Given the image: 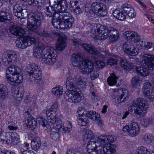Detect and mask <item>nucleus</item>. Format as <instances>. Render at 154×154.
<instances>
[{
    "label": "nucleus",
    "instance_id": "obj_1",
    "mask_svg": "<svg viewBox=\"0 0 154 154\" xmlns=\"http://www.w3.org/2000/svg\"><path fill=\"white\" fill-rule=\"evenodd\" d=\"M17 57V55L14 52L3 54L2 56V61L4 65L8 66L10 65L6 70L7 81L14 86L19 85L23 81L21 69L15 65Z\"/></svg>",
    "mask_w": 154,
    "mask_h": 154
},
{
    "label": "nucleus",
    "instance_id": "obj_2",
    "mask_svg": "<svg viewBox=\"0 0 154 154\" xmlns=\"http://www.w3.org/2000/svg\"><path fill=\"white\" fill-rule=\"evenodd\" d=\"M51 6H44L45 13L46 16L52 17L57 21L53 22V26L57 29H69L71 27L74 21V18L69 13L59 12L54 3H49Z\"/></svg>",
    "mask_w": 154,
    "mask_h": 154
},
{
    "label": "nucleus",
    "instance_id": "obj_3",
    "mask_svg": "<svg viewBox=\"0 0 154 154\" xmlns=\"http://www.w3.org/2000/svg\"><path fill=\"white\" fill-rule=\"evenodd\" d=\"M51 6H44L45 13L46 16L52 17L57 21L53 22V26L57 29H69L71 27L74 21V18L69 13L59 12L54 3H49Z\"/></svg>",
    "mask_w": 154,
    "mask_h": 154
},
{
    "label": "nucleus",
    "instance_id": "obj_4",
    "mask_svg": "<svg viewBox=\"0 0 154 154\" xmlns=\"http://www.w3.org/2000/svg\"><path fill=\"white\" fill-rule=\"evenodd\" d=\"M91 28L92 36L96 40H105L109 36L110 41L115 42L119 37L118 32L116 29L109 25L105 26L95 24L93 28Z\"/></svg>",
    "mask_w": 154,
    "mask_h": 154
},
{
    "label": "nucleus",
    "instance_id": "obj_5",
    "mask_svg": "<svg viewBox=\"0 0 154 154\" xmlns=\"http://www.w3.org/2000/svg\"><path fill=\"white\" fill-rule=\"evenodd\" d=\"M46 114L50 124L42 117H38L37 119L39 124L44 128L45 130L47 131L54 128L59 130L62 128L63 125L62 122L60 119L57 117L56 113H50L49 112H48Z\"/></svg>",
    "mask_w": 154,
    "mask_h": 154
},
{
    "label": "nucleus",
    "instance_id": "obj_6",
    "mask_svg": "<svg viewBox=\"0 0 154 154\" xmlns=\"http://www.w3.org/2000/svg\"><path fill=\"white\" fill-rule=\"evenodd\" d=\"M154 69V55L148 54H144L142 65L137 66L136 72L139 75L146 77L149 74V69Z\"/></svg>",
    "mask_w": 154,
    "mask_h": 154
},
{
    "label": "nucleus",
    "instance_id": "obj_7",
    "mask_svg": "<svg viewBox=\"0 0 154 154\" xmlns=\"http://www.w3.org/2000/svg\"><path fill=\"white\" fill-rule=\"evenodd\" d=\"M149 104L147 101L141 98H137L134 100L132 104L129 107L128 110L132 115L138 118L143 115L148 107Z\"/></svg>",
    "mask_w": 154,
    "mask_h": 154
},
{
    "label": "nucleus",
    "instance_id": "obj_8",
    "mask_svg": "<svg viewBox=\"0 0 154 154\" xmlns=\"http://www.w3.org/2000/svg\"><path fill=\"white\" fill-rule=\"evenodd\" d=\"M26 71L29 81L39 84L40 85H42L40 84H42L40 69L38 65L34 63L28 64Z\"/></svg>",
    "mask_w": 154,
    "mask_h": 154
},
{
    "label": "nucleus",
    "instance_id": "obj_9",
    "mask_svg": "<svg viewBox=\"0 0 154 154\" xmlns=\"http://www.w3.org/2000/svg\"><path fill=\"white\" fill-rule=\"evenodd\" d=\"M91 9L87 6L85 7V11L89 17H94V13L100 17H104L107 14V10L106 6L103 3L99 2H94L91 5Z\"/></svg>",
    "mask_w": 154,
    "mask_h": 154
},
{
    "label": "nucleus",
    "instance_id": "obj_10",
    "mask_svg": "<svg viewBox=\"0 0 154 154\" xmlns=\"http://www.w3.org/2000/svg\"><path fill=\"white\" fill-rule=\"evenodd\" d=\"M81 72L83 74L91 73L90 76L92 80H94L99 76L97 71L94 70V67L92 62L88 60H83L80 66Z\"/></svg>",
    "mask_w": 154,
    "mask_h": 154
},
{
    "label": "nucleus",
    "instance_id": "obj_11",
    "mask_svg": "<svg viewBox=\"0 0 154 154\" xmlns=\"http://www.w3.org/2000/svg\"><path fill=\"white\" fill-rule=\"evenodd\" d=\"M44 55L42 57V60L48 65H53L56 62L57 56L53 48L47 47L46 52L44 51Z\"/></svg>",
    "mask_w": 154,
    "mask_h": 154
},
{
    "label": "nucleus",
    "instance_id": "obj_12",
    "mask_svg": "<svg viewBox=\"0 0 154 154\" xmlns=\"http://www.w3.org/2000/svg\"><path fill=\"white\" fill-rule=\"evenodd\" d=\"M42 17L41 14L39 13H34L32 15H29L28 20L29 24L27 26V28L32 31L38 28L41 23Z\"/></svg>",
    "mask_w": 154,
    "mask_h": 154
},
{
    "label": "nucleus",
    "instance_id": "obj_13",
    "mask_svg": "<svg viewBox=\"0 0 154 154\" xmlns=\"http://www.w3.org/2000/svg\"><path fill=\"white\" fill-rule=\"evenodd\" d=\"M111 96L116 97L118 103L125 102L128 98V91L126 89H120L118 90L112 89L111 90Z\"/></svg>",
    "mask_w": 154,
    "mask_h": 154
},
{
    "label": "nucleus",
    "instance_id": "obj_14",
    "mask_svg": "<svg viewBox=\"0 0 154 154\" xmlns=\"http://www.w3.org/2000/svg\"><path fill=\"white\" fill-rule=\"evenodd\" d=\"M142 91L144 96L150 101H154V86H152L149 80H145Z\"/></svg>",
    "mask_w": 154,
    "mask_h": 154
},
{
    "label": "nucleus",
    "instance_id": "obj_15",
    "mask_svg": "<svg viewBox=\"0 0 154 154\" xmlns=\"http://www.w3.org/2000/svg\"><path fill=\"white\" fill-rule=\"evenodd\" d=\"M36 42V40L33 37L30 36H24L16 42L17 46L21 49L26 48L33 44Z\"/></svg>",
    "mask_w": 154,
    "mask_h": 154
},
{
    "label": "nucleus",
    "instance_id": "obj_16",
    "mask_svg": "<svg viewBox=\"0 0 154 154\" xmlns=\"http://www.w3.org/2000/svg\"><path fill=\"white\" fill-rule=\"evenodd\" d=\"M122 131L125 134L131 137L135 136L139 133L140 129L138 124L136 122H132L129 127L126 125L123 127Z\"/></svg>",
    "mask_w": 154,
    "mask_h": 154
},
{
    "label": "nucleus",
    "instance_id": "obj_17",
    "mask_svg": "<svg viewBox=\"0 0 154 154\" xmlns=\"http://www.w3.org/2000/svg\"><path fill=\"white\" fill-rule=\"evenodd\" d=\"M125 53L131 56H135L139 53V49L136 46L129 42L124 43L123 46Z\"/></svg>",
    "mask_w": 154,
    "mask_h": 154
},
{
    "label": "nucleus",
    "instance_id": "obj_18",
    "mask_svg": "<svg viewBox=\"0 0 154 154\" xmlns=\"http://www.w3.org/2000/svg\"><path fill=\"white\" fill-rule=\"evenodd\" d=\"M49 3H52L59 8V12L69 13L66 11L68 8V3L66 0H49Z\"/></svg>",
    "mask_w": 154,
    "mask_h": 154
},
{
    "label": "nucleus",
    "instance_id": "obj_19",
    "mask_svg": "<svg viewBox=\"0 0 154 154\" xmlns=\"http://www.w3.org/2000/svg\"><path fill=\"white\" fill-rule=\"evenodd\" d=\"M124 38L128 41L138 42L140 40L139 35L137 32L132 31H127L123 34Z\"/></svg>",
    "mask_w": 154,
    "mask_h": 154
},
{
    "label": "nucleus",
    "instance_id": "obj_20",
    "mask_svg": "<svg viewBox=\"0 0 154 154\" xmlns=\"http://www.w3.org/2000/svg\"><path fill=\"white\" fill-rule=\"evenodd\" d=\"M82 45L86 52L95 56L97 55L98 56H102V58L104 57V54H101V52H98L92 45L89 44H82Z\"/></svg>",
    "mask_w": 154,
    "mask_h": 154
},
{
    "label": "nucleus",
    "instance_id": "obj_21",
    "mask_svg": "<svg viewBox=\"0 0 154 154\" xmlns=\"http://www.w3.org/2000/svg\"><path fill=\"white\" fill-rule=\"evenodd\" d=\"M37 123L35 119L30 115H28L27 116L25 117L23 121V125L24 127L27 128H30L33 127L35 128L36 126Z\"/></svg>",
    "mask_w": 154,
    "mask_h": 154
},
{
    "label": "nucleus",
    "instance_id": "obj_22",
    "mask_svg": "<svg viewBox=\"0 0 154 154\" xmlns=\"http://www.w3.org/2000/svg\"><path fill=\"white\" fill-rule=\"evenodd\" d=\"M99 140L102 142V145L103 146L105 144L111 145V143H112L116 140V138L112 135H101L99 136Z\"/></svg>",
    "mask_w": 154,
    "mask_h": 154
},
{
    "label": "nucleus",
    "instance_id": "obj_23",
    "mask_svg": "<svg viewBox=\"0 0 154 154\" xmlns=\"http://www.w3.org/2000/svg\"><path fill=\"white\" fill-rule=\"evenodd\" d=\"M95 138H91L89 139L87 144V150L96 149V148L102 147V143L99 140V137L97 138L98 142H96Z\"/></svg>",
    "mask_w": 154,
    "mask_h": 154
},
{
    "label": "nucleus",
    "instance_id": "obj_24",
    "mask_svg": "<svg viewBox=\"0 0 154 154\" xmlns=\"http://www.w3.org/2000/svg\"><path fill=\"white\" fill-rule=\"evenodd\" d=\"M68 36L65 33L63 35H60L57 39L56 44V49L59 51H61L64 48L66 45V39Z\"/></svg>",
    "mask_w": 154,
    "mask_h": 154
},
{
    "label": "nucleus",
    "instance_id": "obj_25",
    "mask_svg": "<svg viewBox=\"0 0 154 154\" xmlns=\"http://www.w3.org/2000/svg\"><path fill=\"white\" fill-rule=\"evenodd\" d=\"M41 45L39 44L38 45H35L34 47V50L33 51V56L37 58L41 59L44 54V51L46 52L47 51V47L45 48H42L41 47Z\"/></svg>",
    "mask_w": 154,
    "mask_h": 154
},
{
    "label": "nucleus",
    "instance_id": "obj_26",
    "mask_svg": "<svg viewBox=\"0 0 154 154\" xmlns=\"http://www.w3.org/2000/svg\"><path fill=\"white\" fill-rule=\"evenodd\" d=\"M83 57L79 53L73 54L71 58V61L72 64L76 66H80L83 62Z\"/></svg>",
    "mask_w": 154,
    "mask_h": 154
},
{
    "label": "nucleus",
    "instance_id": "obj_27",
    "mask_svg": "<svg viewBox=\"0 0 154 154\" xmlns=\"http://www.w3.org/2000/svg\"><path fill=\"white\" fill-rule=\"evenodd\" d=\"M116 146L113 144H104L102 146L103 152L104 154H116Z\"/></svg>",
    "mask_w": 154,
    "mask_h": 154
},
{
    "label": "nucleus",
    "instance_id": "obj_28",
    "mask_svg": "<svg viewBox=\"0 0 154 154\" xmlns=\"http://www.w3.org/2000/svg\"><path fill=\"white\" fill-rule=\"evenodd\" d=\"M101 52V54H104V57L103 58H101L102 56H98L97 55H95V59H97L95 62V65L97 69L99 70L103 69L105 66V63L104 62L102 61L105 58V56L107 54V51Z\"/></svg>",
    "mask_w": 154,
    "mask_h": 154
},
{
    "label": "nucleus",
    "instance_id": "obj_29",
    "mask_svg": "<svg viewBox=\"0 0 154 154\" xmlns=\"http://www.w3.org/2000/svg\"><path fill=\"white\" fill-rule=\"evenodd\" d=\"M74 82L80 86L83 89L86 88L85 85L86 84L85 79L81 75H75L73 79Z\"/></svg>",
    "mask_w": 154,
    "mask_h": 154
},
{
    "label": "nucleus",
    "instance_id": "obj_30",
    "mask_svg": "<svg viewBox=\"0 0 154 154\" xmlns=\"http://www.w3.org/2000/svg\"><path fill=\"white\" fill-rule=\"evenodd\" d=\"M74 79L71 77L67 78L66 82V87L68 91H73L77 90L78 87L74 83Z\"/></svg>",
    "mask_w": 154,
    "mask_h": 154
},
{
    "label": "nucleus",
    "instance_id": "obj_31",
    "mask_svg": "<svg viewBox=\"0 0 154 154\" xmlns=\"http://www.w3.org/2000/svg\"><path fill=\"white\" fill-rule=\"evenodd\" d=\"M10 31L11 33L17 36H21L25 33L24 31L22 29L15 25L10 27Z\"/></svg>",
    "mask_w": 154,
    "mask_h": 154
},
{
    "label": "nucleus",
    "instance_id": "obj_32",
    "mask_svg": "<svg viewBox=\"0 0 154 154\" xmlns=\"http://www.w3.org/2000/svg\"><path fill=\"white\" fill-rule=\"evenodd\" d=\"M85 113L87 118L93 121L98 120L100 119V115L96 112L93 111H90L85 112Z\"/></svg>",
    "mask_w": 154,
    "mask_h": 154
},
{
    "label": "nucleus",
    "instance_id": "obj_33",
    "mask_svg": "<svg viewBox=\"0 0 154 154\" xmlns=\"http://www.w3.org/2000/svg\"><path fill=\"white\" fill-rule=\"evenodd\" d=\"M8 90L7 87L2 84L0 85V100H3L7 96Z\"/></svg>",
    "mask_w": 154,
    "mask_h": 154
},
{
    "label": "nucleus",
    "instance_id": "obj_34",
    "mask_svg": "<svg viewBox=\"0 0 154 154\" xmlns=\"http://www.w3.org/2000/svg\"><path fill=\"white\" fill-rule=\"evenodd\" d=\"M41 145V142L40 138L38 137H35L31 141V146L34 150H37L39 149Z\"/></svg>",
    "mask_w": 154,
    "mask_h": 154
},
{
    "label": "nucleus",
    "instance_id": "obj_35",
    "mask_svg": "<svg viewBox=\"0 0 154 154\" xmlns=\"http://www.w3.org/2000/svg\"><path fill=\"white\" fill-rule=\"evenodd\" d=\"M112 14L116 18L119 20L122 21L126 18V16L124 13L118 9H116L114 10Z\"/></svg>",
    "mask_w": 154,
    "mask_h": 154
},
{
    "label": "nucleus",
    "instance_id": "obj_36",
    "mask_svg": "<svg viewBox=\"0 0 154 154\" xmlns=\"http://www.w3.org/2000/svg\"><path fill=\"white\" fill-rule=\"evenodd\" d=\"M11 14L9 12L0 11V22H5L10 20Z\"/></svg>",
    "mask_w": 154,
    "mask_h": 154
},
{
    "label": "nucleus",
    "instance_id": "obj_37",
    "mask_svg": "<svg viewBox=\"0 0 154 154\" xmlns=\"http://www.w3.org/2000/svg\"><path fill=\"white\" fill-rule=\"evenodd\" d=\"M118 79V77L115 75L114 72H113L110 74V76L107 79L108 84L110 86L115 85L117 82V80Z\"/></svg>",
    "mask_w": 154,
    "mask_h": 154
},
{
    "label": "nucleus",
    "instance_id": "obj_38",
    "mask_svg": "<svg viewBox=\"0 0 154 154\" xmlns=\"http://www.w3.org/2000/svg\"><path fill=\"white\" fill-rule=\"evenodd\" d=\"M24 92V91L22 90H15L13 93V95L17 101H20L22 99Z\"/></svg>",
    "mask_w": 154,
    "mask_h": 154
},
{
    "label": "nucleus",
    "instance_id": "obj_39",
    "mask_svg": "<svg viewBox=\"0 0 154 154\" xmlns=\"http://www.w3.org/2000/svg\"><path fill=\"white\" fill-rule=\"evenodd\" d=\"M143 140L145 143L150 144L152 146H153L154 137L152 134H145L143 136Z\"/></svg>",
    "mask_w": 154,
    "mask_h": 154
},
{
    "label": "nucleus",
    "instance_id": "obj_40",
    "mask_svg": "<svg viewBox=\"0 0 154 154\" xmlns=\"http://www.w3.org/2000/svg\"><path fill=\"white\" fill-rule=\"evenodd\" d=\"M142 80L140 77L137 75L133 77L131 79V83L132 85L136 88L140 86L142 84Z\"/></svg>",
    "mask_w": 154,
    "mask_h": 154
},
{
    "label": "nucleus",
    "instance_id": "obj_41",
    "mask_svg": "<svg viewBox=\"0 0 154 154\" xmlns=\"http://www.w3.org/2000/svg\"><path fill=\"white\" fill-rule=\"evenodd\" d=\"M63 88L62 86L54 87L52 89V93L56 96L60 97L63 94Z\"/></svg>",
    "mask_w": 154,
    "mask_h": 154
},
{
    "label": "nucleus",
    "instance_id": "obj_42",
    "mask_svg": "<svg viewBox=\"0 0 154 154\" xmlns=\"http://www.w3.org/2000/svg\"><path fill=\"white\" fill-rule=\"evenodd\" d=\"M22 10V8L19 4H16L14 6L13 8V12L14 15L20 18V14Z\"/></svg>",
    "mask_w": 154,
    "mask_h": 154
},
{
    "label": "nucleus",
    "instance_id": "obj_43",
    "mask_svg": "<svg viewBox=\"0 0 154 154\" xmlns=\"http://www.w3.org/2000/svg\"><path fill=\"white\" fill-rule=\"evenodd\" d=\"M51 129V137L54 141H57L58 140L59 135L58 131L60 129L58 130L55 128H52Z\"/></svg>",
    "mask_w": 154,
    "mask_h": 154
},
{
    "label": "nucleus",
    "instance_id": "obj_44",
    "mask_svg": "<svg viewBox=\"0 0 154 154\" xmlns=\"http://www.w3.org/2000/svg\"><path fill=\"white\" fill-rule=\"evenodd\" d=\"M63 126L61 128H63V130L67 132H69L71 130L72 128V124L70 121H67L65 122L64 125L63 124Z\"/></svg>",
    "mask_w": 154,
    "mask_h": 154
},
{
    "label": "nucleus",
    "instance_id": "obj_45",
    "mask_svg": "<svg viewBox=\"0 0 154 154\" xmlns=\"http://www.w3.org/2000/svg\"><path fill=\"white\" fill-rule=\"evenodd\" d=\"M12 137L8 133H6L5 139H1V142L2 143H5L6 144H12Z\"/></svg>",
    "mask_w": 154,
    "mask_h": 154
},
{
    "label": "nucleus",
    "instance_id": "obj_46",
    "mask_svg": "<svg viewBox=\"0 0 154 154\" xmlns=\"http://www.w3.org/2000/svg\"><path fill=\"white\" fill-rule=\"evenodd\" d=\"M12 137L8 133H6L5 139H1V142L2 143H5L6 144H12Z\"/></svg>",
    "mask_w": 154,
    "mask_h": 154
},
{
    "label": "nucleus",
    "instance_id": "obj_47",
    "mask_svg": "<svg viewBox=\"0 0 154 154\" xmlns=\"http://www.w3.org/2000/svg\"><path fill=\"white\" fill-rule=\"evenodd\" d=\"M74 91H67L66 92V95H65V98L66 100L71 103L73 102V99H74Z\"/></svg>",
    "mask_w": 154,
    "mask_h": 154
},
{
    "label": "nucleus",
    "instance_id": "obj_48",
    "mask_svg": "<svg viewBox=\"0 0 154 154\" xmlns=\"http://www.w3.org/2000/svg\"><path fill=\"white\" fill-rule=\"evenodd\" d=\"M137 154H149L150 151H149L147 149L143 146H141L138 147L137 149Z\"/></svg>",
    "mask_w": 154,
    "mask_h": 154
},
{
    "label": "nucleus",
    "instance_id": "obj_49",
    "mask_svg": "<svg viewBox=\"0 0 154 154\" xmlns=\"http://www.w3.org/2000/svg\"><path fill=\"white\" fill-rule=\"evenodd\" d=\"M120 64L122 67L125 69H132L133 67L130 66L129 64L125 60L121 59L120 61Z\"/></svg>",
    "mask_w": 154,
    "mask_h": 154
},
{
    "label": "nucleus",
    "instance_id": "obj_50",
    "mask_svg": "<svg viewBox=\"0 0 154 154\" xmlns=\"http://www.w3.org/2000/svg\"><path fill=\"white\" fill-rule=\"evenodd\" d=\"M77 90L74 91V99H73V102L72 103H78L81 100V96Z\"/></svg>",
    "mask_w": 154,
    "mask_h": 154
},
{
    "label": "nucleus",
    "instance_id": "obj_51",
    "mask_svg": "<svg viewBox=\"0 0 154 154\" xmlns=\"http://www.w3.org/2000/svg\"><path fill=\"white\" fill-rule=\"evenodd\" d=\"M58 109V105L57 103H53L51 108L47 110L46 113L49 112L50 113H55L57 111Z\"/></svg>",
    "mask_w": 154,
    "mask_h": 154
},
{
    "label": "nucleus",
    "instance_id": "obj_52",
    "mask_svg": "<svg viewBox=\"0 0 154 154\" xmlns=\"http://www.w3.org/2000/svg\"><path fill=\"white\" fill-rule=\"evenodd\" d=\"M37 34L43 37H50L51 36L50 33L48 31L44 30L39 29L37 31Z\"/></svg>",
    "mask_w": 154,
    "mask_h": 154
},
{
    "label": "nucleus",
    "instance_id": "obj_53",
    "mask_svg": "<svg viewBox=\"0 0 154 154\" xmlns=\"http://www.w3.org/2000/svg\"><path fill=\"white\" fill-rule=\"evenodd\" d=\"M89 154H100L102 152V147L96 148V149L87 150Z\"/></svg>",
    "mask_w": 154,
    "mask_h": 154
},
{
    "label": "nucleus",
    "instance_id": "obj_54",
    "mask_svg": "<svg viewBox=\"0 0 154 154\" xmlns=\"http://www.w3.org/2000/svg\"><path fill=\"white\" fill-rule=\"evenodd\" d=\"M86 116H85L86 117L85 118L84 117H83L79 118L78 122L79 125L83 126H86L88 122L87 117Z\"/></svg>",
    "mask_w": 154,
    "mask_h": 154
},
{
    "label": "nucleus",
    "instance_id": "obj_55",
    "mask_svg": "<svg viewBox=\"0 0 154 154\" xmlns=\"http://www.w3.org/2000/svg\"><path fill=\"white\" fill-rule=\"evenodd\" d=\"M84 138L85 139H88L90 138L91 139V138H94L93 137V133L92 131L91 130H87L85 131V133L83 134Z\"/></svg>",
    "mask_w": 154,
    "mask_h": 154
},
{
    "label": "nucleus",
    "instance_id": "obj_56",
    "mask_svg": "<svg viewBox=\"0 0 154 154\" xmlns=\"http://www.w3.org/2000/svg\"><path fill=\"white\" fill-rule=\"evenodd\" d=\"M122 8L123 10L128 14L129 11L131 10L133 11V8L131 7L130 5L128 4H125L122 6Z\"/></svg>",
    "mask_w": 154,
    "mask_h": 154
},
{
    "label": "nucleus",
    "instance_id": "obj_57",
    "mask_svg": "<svg viewBox=\"0 0 154 154\" xmlns=\"http://www.w3.org/2000/svg\"><path fill=\"white\" fill-rule=\"evenodd\" d=\"M69 5L70 7L73 9L74 8H75L76 7L78 6L79 5V3L77 0H71Z\"/></svg>",
    "mask_w": 154,
    "mask_h": 154
},
{
    "label": "nucleus",
    "instance_id": "obj_58",
    "mask_svg": "<svg viewBox=\"0 0 154 154\" xmlns=\"http://www.w3.org/2000/svg\"><path fill=\"white\" fill-rule=\"evenodd\" d=\"M72 44L75 46L79 45L80 43L81 40L79 38H78L76 35H74L72 40Z\"/></svg>",
    "mask_w": 154,
    "mask_h": 154
},
{
    "label": "nucleus",
    "instance_id": "obj_59",
    "mask_svg": "<svg viewBox=\"0 0 154 154\" xmlns=\"http://www.w3.org/2000/svg\"><path fill=\"white\" fill-rule=\"evenodd\" d=\"M150 123V120L148 118L143 119L141 122V125L144 127L148 126Z\"/></svg>",
    "mask_w": 154,
    "mask_h": 154
},
{
    "label": "nucleus",
    "instance_id": "obj_60",
    "mask_svg": "<svg viewBox=\"0 0 154 154\" xmlns=\"http://www.w3.org/2000/svg\"><path fill=\"white\" fill-rule=\"evenodd\" d=\"M29 143L26 142L21 145L20 151L22 149V151H28L29 149Z\"/></svg>",
    "mask_w": 154,
    "mask_h": 154
},
{
    "label": "nucleus",
    "instance_id": "obj_61",
    "mask_svg": "<svg viewBox=\"0 0 154 154\" xmlns=\"http://www.w3.org/2000/svg\"><path fill=\"white\" fill-rule=\"evenodd\" d=\"M40 0H38V1L37 0H31L30 1H29V2L28 4L32 7L38 6V2Z\"/></svg>",
    "mask_w": 154,
    "mask_h": 154
},
{
    "label": "nucleus",
    "instance_id": "obj_62",
    "mask_svg": "<svg viewBox=\"0 0 154 154\" xmlns=\"http://www.w3.org/2000/svg\"><path fill=\"white\" fill-rule=\"evenodd\" d=\"M117 60L114 58H110L107 61V63L108 65L112 66L117 63Z\"/></svg>",
    "mask_w": 154,
    "mask_h": 154
},
{
    "label": "nucleus",
    "instance_id": "obj_63",
    "mask_svg": "<svg viewBox=\"0 0 154 154\" xmlns=\"http://www.w3.org/2000/svg\"><path fill=\"white\" fill-rule=\"evenodd\" d=\"M85 112H87L86 111H85L84 110L82 109L81 110H79L77 111V113L79 115V116L81 117V118L83 117H85L86 116V114L85 113Z\"/></svg>",
    "mask_w": 154,
    "mask_h": 154
},
{
    "label": "nucleus",
    "instance_id": "obj_64",
    "mask_svg": "<svg viewBox=\"0 0 154 154\" xmlns=\"http://www.w3.org/2000/svg\"><path fill=\"white\" fill-rule=\"evenodd\" d=\"M73 9L74 12L77 14H79L82 12L81 9L79 7V6L77 7H76L75 8H74Z\"/></svg>",
    "mask_w": 154,
    "mask_h": 154
}]
</instances>
